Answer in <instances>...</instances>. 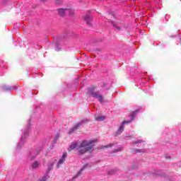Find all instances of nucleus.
<instances>
[{
    "instance_id": "obj_23",
    "label": "nucleus",
    "mask_w": 181,
    "mask_h": 181,
    "mask_svg": "<svg viewBox=\"0 0 181 181\" xmlns=\"http://www.w3.org/2000/svg\"><path fill=\"white\" fill-rule=\"evenodd\" d=\"M59 138V136H57V137H56V139H57Z\"/></svg>"
},
{
    "instance_id": "obj_10",
    "label": "nucleus",
    "mask_w": 181,
    "mask_h": 181,
    "mask_svg": "<svg viewBox=\"0 0 181 181\" xmlns=\"http://www.w3.org/2000/svg\"><path fill=\"white\" fill-rule=\"evenodd\" d=\"M39 161H35L32 165H31V168L32 169H37V168H39Z\"/></svg>"
},
{
    "instance_id": "obj_14",
    "label": "nucleus",
    "mask_w": 181,
    "mask_h": 181,
    "mask_svg": "<svg viewBox=\"0 0 181 181\" xmlns=\"http://www.w3.org/2000/svg\"><path fill=\"white\" fill-rule=\"evenodd\" d=\"M144 143H145L144 140H138L136 141H134L133 144H134V145H138V144H144Z\"/></svg>"
},
{
    "instance_id": "obj_2",
    "label": "nucleus",
    "mask_w": 181,
    "mask_h": 181,
    "mask_svg": "<svg viewBox=\"0 0 181 181\" xmlns=\"http://www.w3.org/2000/svg\"><path fill=\"white\" fill-rule=\"evenodd\" d=\"M57 12L59 16H66V15H70L71 16H74V12L69 8H58Z\"/></svg>"
},
{
    "instance_id": "obj_15",
    "label": "nucleus",
    "mask_w": 181,
    "mask_h": 181,
    "mask_svg": "<svg viewBox=\"0 0 181 181\" xmlns=\"http://www.w3.org/2000/svg\"><path fill=\"white\" fill-rule=\"evenodd\" d=\"M78 127H81V123H78L76 127H74L72 129L73 131H76V129H77V128H78Z\"/></svg>"
},
{
    "instance_id": "obj_9",
    "label": "nucleus",
    "mask_w": 181,
    "mask_h": 181,
    "mask_svg": "<svg viewBox=\"0 0 181 181\" xmlns=\"http://www.w3.org/2000/svg\"><path fill=\"white\" fill-rule=\"evenodd\" d=\"M139 112V110L133 111L132 114L130 115V117H132L131 122L134 121V118H135V115H136V114H138Z\"/></svg>"
},
{
    "instance_id": "obj_5",
    "label": "nucleus",
    "mask_w": 181,
    "mask_h": 181,
    "mask_svg": "<svg viewBox=\"0 0 181 181\" xmlns=\"http://www.w3.org/2000/svg\"><path fill=\"white\" fill-rule=\"evenodd\" d=\"M79 143L77 141L72 142L69 146V151H73L74 149H77L78 148Z\"/></svg>"
},
{
    "instance_id": "obj_16",
    "label": "nucleus",
    "mask_w": 181,
    "mask_h": 181,
    "mask_svg": "<svg viewBox=\"0 0 181 181\" xmlns=\"http://www.w3.org/2000/svg\"><path fill=\"white\" fill-rule=\"evenodd\" d=\"M114 144H108L107 146H103V149H104V148H111V146H112Z\"/></svg>"
},
{
    "instance_id": "obj_1",
    "label": "nucleus",
    "mask_w": 181,
    "mask_h": 181,
    "mask_svg": "<svg viewBox=\"0 0 181 181\" xmlns=\"http://www.w3.org/2000/svg\"><path fill=\"white\" fill-rule=\"evenodd\" d=\"M94 144H95V141L94 140H83L80 142L77 147L78 155H84V153H91V152H93Z\"/></svg>"
},
{
    "instance_id": "obj_7",
    "label": "nucleus",
    "mask_w": 181,
    "mask_h": 181,
    "mask_svg": "<svg viewBox=\"0 0 181 181\" xmlns=\"http://www.w3.org/2000/svg\"><path fill=\"white\" fill-rule=\"evenodd\" d=\"M132 120L129 121H124L122 122V124L119 127V129H118V132H122V131H124V124H129V122H131Z\"/></svg>"
},
{
    "instance_id": "obj_4",
    "label": "nucleus",
    "mask_w": 181,
    "mask_h": 181,
    "mask_svg": "<svg viewBox=\"0 0 181 181\" xmlns=\"http://www.w3.org/2000/svg\"><path fill=\"white\" fill-rule=\"evenodd\" d=\"M67 158V153H64L62 157L59 159L57 164V169L60 168V165H63L64 163L66 158Z\"/></svg>"
},
{
    "instance_id": "obj_20",
    "label": "nucleus",
    "mask_w": 181,
    "mask_h": 181,
    "mask_svg": "<svg viewBox=\"0 0 181 181\" xmlns=\"http://www.w3.org/2000/svg\"><path fill=\"white\" fill-rule=\"evenodd\" d=\"M54 163H53L52 164V165H51V167L49 168V169H52V168H53V164H54Z\"/></svg>"
},
{
    "instance_id": "obj_8",
    "label": "nucleus",
    "mask_w": 181,
    "mask_h": 181,
    "mask_svg": "<svg viewBox=\"0 0 181 181\" xmlns=\"http://www.w3.org/2000/svg\"><path fill=\"white\" fill-rule=\"evenodd\" d=\"M95 98H98L99 103H103L104 101V97L100 93H97Z\"/></svg>"
},
{
    "instance_id": "obj_13",
    "label": "nucleus",
    "mask_w": 181,
    "mask_h": 181,
    "mask_svg": "<svg viewBox=\"0 0 181 181\" xmlns=\"http://www.w3.org/2000/svg\"><path fill=\"white\" fill-rule=\"evenodd\" d=\"M134 153H141L145 152V149H135L134 150Z\"/></svg>"
},
{
    "instance_id": "obj_21",
    "label": "nucleus",
    "mask_w": 181,
    "mask_h": 181,
    "mask_svg": "<svg viewBox=\"0 0 181 181\" xmlns=\"http://www.w3.org/2000/svg\"><path fill=\"white\" fill-rule=\"evenodd\" d=\"M56 4H60V1H56Z\"/></svg>"
},
{
    "instance_id": "obj_22",
    "label": "nucleus",
    "mask_w": 181,
    "mask_h": 181,
    "mask_svg": "<svg viewBox=\"0 0 181 181\" xmlns=\"http://www.w3.org/2000/svg\"><path fill=\"white\" fill-rule=\"evenodd\" d=\"M42 1V2H45V1H46V0H41Z\"/></svg>"
},
{
    "instance_id": "obj_6",
    "label": "nucleus",
    "mask_w": 181,
    "mask_h": 181,
    "mask_svg": "<svg viewBox=\"0 0 181 181\" xmlns=\"http://www.w3.org/2000/svg\"><path fill=\"white\" fill-rule=\"evenodd\" d=\"M84 21H86L87 25H88V26H91L92 23H91V21H93V19L89 17L88 16H86L83 18Z\"/></svg>"
},
{
    "instance_id": "obj_18",
    "label": "nucleus",
    "mask_w": 181,
    "mask_h": 181,
    "mask_svg": "<svg viewBox=\"0 0 181 181\" xmlns=\"http://www.w3.org/2000/svg\"><path fill=\"white\" fill-rule=\"evenodd\" d=\"M83 168H81V169L79 170V172L78 173L76 177H77V176H80V175H81V172H83Z\"/></svg>"
},
{
    "instance_id": "obj_3",
    "label": "nucleus",
    "mask_w": 181,
    "mask_h": 181,
    "mask_svg": "<svg viewBox=\"0 0 181 181\" xmlns=\"http://www.w3.org/2000/svg\"><path fill=\"white\" fill-rule=\"evenodd\" d=\"M98 91H95V87H91L88 88V94L89 97H93V98H95L97 94H98Z\"/></svg>"
},
{
    "instance_id": "obj_11",
    "label": "nucleus",
    "mask_w": 181,
    "mask_h": 181,
    "mask_svg": "<svg viewBox=\"0 0 181 181\" xmlns=\"http://www.w3.org/2000/svg\"><path fill=\"white\" fill-rule=\"evenodd\" d=\"M112 25L113 28H115V30H121V27L117 25V24H115V23L112 22Z\"/></svg>"
},
{
    "instance_id": "obj_17",
    "label": "nucleus",
    "mask_w": 181,
    "mask_h": 181,
    "mask_svg": "<svg viewBox=\"0 0 181 181\" xmlns=\"http://www.w3.org/2000/svg\"><path fill=\"white\" fill-rule=\"evenodd\" d=\"M121 151H122V147H119V148H117V150H115L114 152H121Z\"/></svg>"
},
{
    "instance_id": "obj_12",
    "label": "nucleus",
    "mask_w": 181,
    "mask_h": 181,
    "mask_svg": "<svg viewBox=\"0 0 181 181\" xmlns=\"http://www.w3.org/2000/svg\"><path fill=\"white\" fill-rule=\"evenodd\" d=\"M96 121H104L105 119V117L104 116H99L95 117Z\"/></svg>"
},
{
    "instance_id": "obj_19",
    "label": "nucleus",
    "mask_w": 181,
    "mask_h": 181,
    "mask_svg": "<svg viewBox=\"0 0 181 181\" xmlns=\"http://www.w3.org/2000/svg\"><path fill=\"white\" fill-rule=\"evenodd\" d=\"M46 180H47L46 177H43L40 180V181H46Z\"/></svg>"
}]
</instances>
